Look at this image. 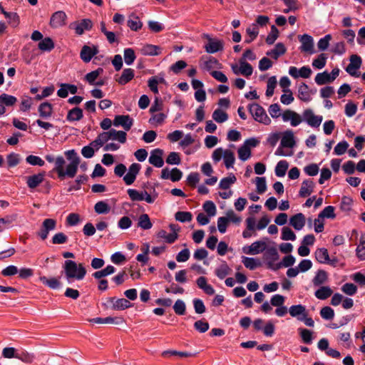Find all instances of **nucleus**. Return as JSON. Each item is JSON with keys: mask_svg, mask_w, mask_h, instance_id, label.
I'll return each instance as SVG.
<instances>
[{"mask_svg": "<svg viewBox=\"0 0 365 365\" xmlns=\"http://www.w3.org/2000/svg\"><path fill=\"white\" fill-rule=\"evenodd\" d=\"M312 71L309 66H304L298 69L295 66H290L289 68V74L294 78L302 77L303 78H309Z\"/></svg>", "mask_w": 365, "mask_h": 365, "instance_id": "f3484780", "label": "nucleus"}, {"mask_svg": "<svg viewBox=\"0 0 365 365\" xmlns=\"http://www.w3.org/2000/svg\"><path fill=\"white\" fill-rule=\"evenodd\" d=\"M279 254L275 247H269L264 252L263 258L266 262L268 268L272 270H277L282 267V263H277L279 259Z\"/></svg>", "mask_w": 365, "mask_h": 365, "instance_id": "20e7f679", "label": "nucleus"}, {"mask_svg": "<svg viewBox=\"0 0 365 365\" xmlns=\"http://www.w3.org/2000/svg\"><path fill=\"white\" fill-rule=\"evenodd\" d=\"M289 224L296 230H301L305 225V217L302 213H297L289 219Z\"/></svg>", "mask_w": 365, "mask_h": 365, "instance_id": "393cba45", "label": "nucleus"}, {"mask_svg": "<svg viewBox=\"0 0 365 365\" xmlns=\"http://www.w3.org/2000/svg\"><path fill=\"white\" fill-rule=\"evenodd\" d=\"M67 158L70 160V163L64 169L65 160L62 156H58L56 158L55 167L53 171L56 172L60 179L65 177L73 178L76 175L78 168L80 164V158L74 150H70L65 153Z\"/></svg>", "mask_w": 365, "mask_h": 365, "instance_id": "f257e3e1", "label": "nucleus"}, {"mask_svg": "<svg viewBox=\"0 0 365 365\" xmlns=\"http://www.w3.org/2000/svg\"><path fill=\"white\" fill-rule=\"evenodd\" d=\"M320 315L324 319L330 320L334 317V311L330 307H324L320 310Z\"/></svg>", "mask_w": 365, "mask_h": 365, "instance_id": "774afa93", "label": "nucleus"}, {"mask_svg": "<svg viewBox=\"0 0 365 365\" xmlns=\"http://www.w3.org/2000/svg\"><path fill=\"white\" fill-rule=\"evenodd\" d=\"M323 120L322 115H317L314 111L307 108L302 113V121H305L309 126L312 128H318L321 125Z\"/></svg>", "mask_w": 365, "mask_h": 365, "instance_id": "0eeeda50", "label": "nucleus"}, {"mask_svg": "<svg viewBox=\"0 0 365 365\" xmlns=\"http://www.w3.org/2000/svg\"><path fill=\"white\" fill-rule=\"evenodd\" d=\"M38 47L42 51H51L54 48V43L51 38L46 37L38 43Z\"/></svg>", "mask_w": 365, "mask_h": 365, "instance_id": "79ce46f5", "label": "nucleus"}, {"mask_svg": "<svg viewBox=\"0 0 365 365\" xmlns=\"http://www.w3.org/2000/svg\"><path fill=\"white\" fill-rule=\"evenodd\" d=\"M157 237L158 238H161L165 240V241L169 244L173 243L178 239L177 233H170L168 234L167 232L164 230H160L157 233Z\"/></svg>", "mask_w": 365, "mask_h": 365, "instance_id": "c03bdc74", "label": "nucleus"}, {"mask_svg": "<svg viewBox=\"0 0 365 365\" xmlns=\"http://www.w3.org/2000/svg\"><path fill=\"white\" fill-rule=\"evenodd\" d=\"M200 66L205 71H211V70L214 68H220L221 64L215 58L212 56H207L202 57L200 62Z\"/></svg>", "mask_w": 365, "mask_h": 365, "instance_id": "dca6fc26", "label": "nucleus"}, {"mask_svg": "<svg viewBox=\"0 0 365 365\" xmlns=\"http://www.w3.org/2000/svg\"><path fill=\"white\" fill-rule=\"evenodd\" d=\"M65 278L68 284L74 281L83 280L87 273V270L83 263H78L76 261L67 259L63 265Z\"/></svg>", "mask_w": 365, "mask_h": 365, "instance_id": "f03ea898", "label": "nucleus"}, {"mask_svg": "<svg viewBox=\"0 0 365 365\" xmlns=\"http://www.w3.org/2000/svg\"><path fill=\"white\" fill-rule=\"evenodd\" d=\"M128 195L130 200L133 201H143L145 200L148 203H153L158 197V194L150 195L147 191L139 192L135 189H128Z\"/></svg>", "mask_w": 365, "mask_h": 365, "instance_id": "39448f33", "label": "nucleus"}, {"mask_svg": "<svg viewBox=\"0 0 365 365\" xmlns=\"http://www.w3.org/2000/svg\"><path fill=\"white\" fill-rule=\"evenodd\" d=\"M161 48L153 44H145L140 48V53L144 56H158L161 53Z\"/></svg>", "mask_w": 365, "mask_h": 365, "instance_id": "c756f323", "label": "nucleus"}, {"mask_svg": "<svg viewBox=\"0 0 365 365\" xmlns=\"http://www.w3.org/2000/svg\"><path fill=\"white\" fill-rule=\"evenodd\" d=\"M280 145L282 148H290L295 145L294 135L292 130H287L282 133Z\"/></svg>", "mask_w": 365, "mask_h": 365, "instance_id": "412c9836", "label": "nucleus"}, {"mask_svg": "<svg viewBox=\"0 0 365 365\" xmlns=\"http://www.w3.org/2000/svg\"><path fill=\"white\" fill-rule=\"evenodd\" d=\"M17 102V98L6 93L0 95V103L4 106H12Z\"/></svg>", "mask_w": 365, "mask_h": 365, "instance_id": "8fccbe9b", "label": "nucleus"}, {"mask_svg": "<svg viewBox=\"0 0 365 365\" xmlns=\"http://www.w3.org/2000/svg\"><path fill=\"white\" fill-rule=\"evenodd\" d=\"M223 160L225 165L227 169L232 168L235 161L234 153L229 149L225 150Z\"/></svg>", "mask_w": 365, "mask_h": 365, "instance_id": "a18cd8bd", "label": "nucleus"}, {"mask_svg": "<svg viewBox=\"0 0 365 365\" xmlns=\"http://www.w3.org/2000/svg\"><path fill=\"white\" fill-rule=\"evenodd\" d=\"M99 52L98 46L96 45H84L80 52V57L84 63H88L94 56Z\"/></svg>", "mask_w": 365, "mask_h": 365, "instance_id": "ddd939ff", "label": "nucleus"}, {"mask_svg": "<svg viewBox=\"0 0 365 365\" xmlns=\"http://www.w3.org/2000/svg\"><path fill=\"white\" fill-rule=\"evenodd\" d=\"M204 37L207 39L204 48L207 53H215L224 49L223 40L212 38L209 34H204Z\"/></svg>", "mask_w": 365, "mask_h": 365, "instance_id": "423d86ee", "label": "nucleus"}, {"mask_svg": "<svg viewBox=\"0 0 365 365\" xmlns=\"http://www.w3.org/2000/svg\"><path fill=\"white\" fill-rule=\"evenodd\" d=\"M66 14L65 12L59 11L55 12L50 20V25L51 27L58 28L63 26L66 24Z\"/></svg>", "mask_w": 365, "mask_h": 365, "instance_id": "5701e85b", "label": "nucleus"}, {"mask_svg": "<svg viewBox=\"0 0 365 365\" xmlns=\"http://www.w3.org/2000/svg\"><path fill=\"white\" fill-rule=\"evenodd\" d=\"M281 239L284 241L296 240V235L289 227H284L282 229Z\"/></svg>", "mask_w": 365, "mask_h": 365, "instance_id": "5fc2aeb1", "label": "nucleus"}, {"mask_svg": "<svg viewBox=\"0 0 365 365\" xmlns=\"http://www.w3.org/2000/svg\"><path fill=\"white\" fill-rule=\"evenodd\" d=\"M339 71H340L338 68H335L331 71V73H329L327 71L319 73L315 76L314 81L319 86L331 83L337 78L339 74Z\"/></svg>", "mask_w": 365, "mask_h": 365, "instance_id": "6e6552de", "label": "nucleus"}, {"mask_svg": "<svg viewBox=\"0 0 365 365\" xmlns=\"http://www.w3.org/2000/svg\"><path fill=\"white\" fill-rule=\"evenodd\" d=\"M286 51L287 49L282 43H277L272 50L267 53V55L277 60L280 56L284 54Z\"/></svg>", "mask_w": 365, "mask_h": 365, "instance_id": "72a5a7b5", "label": "nucleus"}, {"mask_svg": "<svg viewBox=\"0 0 365 365\" xmlns=\"http://www.w3.org/2000/svg\"><path fill=\"white\" fill-rule=\"evenodd\" d=\"M45 173H40L27 177L26 183L30 189H34L38 187L44 180Z\"/></svg>", "mask_w": 365, "mask_h": 365, "instance_id": "b1692460", "label": "nucleus"}, {"mask_svg": "<svg viewBox=\"0 0 365 365\" xmlns=\"http://www.w3.org/2000/svg\"><path fill=\"white\" fill-rule=\"evenodd\" d=\"M283 92L284 93L280 97V101L284 105H289L294 101V97L291 90L289 89H284Z\"/></svg>", "mask_w": 365, "mask_h": 365, "instance_id": "0e129e2a", "label": "nucleus"}, {"mask_svg": "<svg viewBox=\"0 0 365 365\" xmlns=\"http://www.w3.org/2000/svg\"><path fill=\"white\" fill-rule=\"evenodd\" d=\"M108 301L112 304V309L114 310H124L131 307V303L124 298L110 297Z\"/></svg>", "mask_w": 365, "mask_h": 365, "instance_id": "4be33fe9", "label": "nucleus"}, {"mask_svg": "<svg viewBox=\"0 0 365 365\" xmlns=\"http://www.w3.org/2000/svg\"><path fill=\"white\" fill-rule=\"evenodd\" d=\"M94 210L97 214H108L110 210V207L109 205L104 202V201H99L96 203L94 206Z\"/></svg>", "mask_w": 365, "mask_h": 365, "instance_id": "603ef678", "label": "nucleus"}, {"mask_svg": "<svg viewBox=\"0 0 365 365\" xmlns=\"http://www.w3.org/2000/svg\"><path fill=\"white\" fill-rule=\"evenodd\" d=\"M356 255L360 260H365V233L361 235L356 249Z\"/></svg>", "mask_w": 365, "mask_h": 365, "instance_id": "4c0bfd02", "label": "nucleus"}, {"mask_svg": "<svg viewBox=\"0 0 365 365\" xmlns=\"http://www.w3.org/2000/svg\"><path fill=\"white\" fill-rule=\"evenodd\" d=\"M288 167L289 164L286 160H280L275 167V175L277 177L284 176Z\"/></svg>", "mask_w": 365, "mask_h": 365, "instance_id": "3c124183", "label": "nucleus"}, {"mask_svg": "<svg viewBox=\"0 0 365 365\" xmlns=\"http://www.w3.org/2000/svg\"><path fill=\"white\" fill-rule=\"evenodd\" d=\"M279 31L274 25L271 26V31L266 38V43L269 45H272L274 43L276 39L278 38Z\"/></svg>", "mask_w": 365, "mask_h": 365, "instance_id": "69168bd1", "label": "nucleus"}, {"mask_svg": "<svg viewBox=\"0 0 365 365\" xmlns=\"http://www.w3.org/2000/svg\"><path fill=\"white\" fill-rule=\"evenodd\" d=\"M133 124V120L128 115H115L113 120V125L116 127L122 126L126 131H128Z\"/></svg>", "mask_w": 365, "mask_h": 365, "instance_id": "a211bd4d", "label": "nucleus"}, {"mask_svg": "<svg viewBox=\"0 0 365 365\" xmlns=\"http://www.w3.org/2000/svg\"><path fill=\"white\" fill-rule=\"evenodd\" d=\"M299 39L302 43L300 46V50L302 52H305L309 54L315 53L314 48V40L311 36L308 34H303L299 36Z\"/></svg>", "mask_w": 365, "mask_h": 365, "instance_id": "4468645a", "label": "nucleus"}, {"mask_svg": "<svg viewBox=\"0 0 365 365\" xmlns=\"http://www.w3.org/2000/svg\"><path fill=\"white\" fill-rule=\"evenodd\" d=\"M266 250V243L264 241H256L248 247H243V252L247 255H257Z\"/></svg>", "mask_w": 365, "mask_h": 365, "instance_id": "6ab92c4d", "label": "nucleus"}, {"mask_svg": "<svg viewBox=\"0 0 365 365\" xmlns=\"http://www.w3.org/2000/svg\"><path fill=\"white\" fill-rule=\"evenodd\" d=\"M39 279L43 284L52 289H56L61 287V282L55 277L48 279L45 276H42L39 277Z\"/></svg>", "mask_w": 365, "mask_h": 365, "instance_id": "58836bf2", "label": "nucleus"}, {"mask_svg": "<svg viewBox=\"0 0 365 365\" xmlns=\"http://www.w3.org/2000/svg\"><path fill=\"white\" fill-rule=\"evenodd\" d=\"M134 71L132 68H125L117 81L120 85H125L134 78Z\"/></svg>", "mask_w": 365, "mask_h": 365, "instance_id": "c9c22d12", "label": "nucleus"}, {"mask_svg": "<svg viewBox=\"0 0 365 365\" xmlns=\"http://www.w3.org/2000/svg\"><path fill=\"white\" fill-rule=\"evenodd\" d=\"M253 68L252 66L243 59L240 61V73L249 77L252 74Z\"/></svg>", "mask_w": 365, "mask_h": 365, "instance_id": "a19ab883", "label": "nucleus"}, {"mask_svg": "<svg viewBox=\"0 0 365 365\" xmlns=\"http://www.w3.org/2000/svg\"><path fill=\"white\" fill-rule=\"evenodd\" d=\"M127 25L130 29V30L138 31V30L141 29L143 23L135 14L132 13L128 16Z\"/></svg>", "mask_w": 365, "mask_h": 365, "instance_id": "a878e982", "label": "nucleus"}, {"mask_svg": "<svg viewBox=\"0 0 365 365\" xmlns=\"http://www.w3.org/2000/svg\"><path fill=\"white\" fill-rule=\"evenodd\" d=\"M56 227V220L51 218L45 219L41 225V229L37 232V235L42 240H45L51 231H53Z\"/></svg>", "mask_w": 365, "mask_h": 365, "instance_id": "1a4fd4ad", "label": "nucleus"}, {"mask_svg": "<svg viewBox=\"0 0 365 365\" xmlns=\"http://www.w3.org/2000/svg\"><path fill=\"white\" fill-rule=\"evenodd\" d=\"M328 280V274L326 271L319 269L316 272L312 279V284L314 287H319L326 283Z\"/></svg>", "mask_w": 365, "mask_h": 365, "instance_id": "7c9ffc66", "label": "nucleus"}, {"mask_svg": "<svg viewBox=\"0 0 365 365\" xmlns=\"http://www.w3.org/2000/svg\"><path fill=\"white\" fill-rule=\"evenodd\" d=\"M101 135L105 143L108 142L110 140H118L121 143H124L126 141L127 134L125 131L110 129L106 132L101 133Z\"/></svg>", "mask_w": 365, "mask_h": 365, "instance_id": "9d476101", "label": "nucleus"}, {"mask_svg": "<svg viewBox=\"0 0 365 365\" xmlns=\"http://www.w3.org/2000/svg\"><path fill=\"white\" fill-rule=\"evenodd\" d=\"M103 73L102 68H98L95 71H93L85 76V80L90 84L93 85L98 77Z\"/></svg>", "mask_w": 365, "mask_h": 365, "instance_id": "de8ad7c7", "label": "nucleus"}, {"mask_svg": "<svg viewBox=\"0 0 365 365\" xmlns=\"http://www.w3.org/2000/svg\"><path fill=\"white\" fill-rule=\"evenodd\" d=\"M39 115L43 118H48L51 116L53 113V106L48 102H44L38 106Z\"/></svg>", "mask_w": 365, "mask_h": 365, "instance_id": "473e14b6", "label": "nucleus"}, {"mask_svg": "<svg viewBox=\"0 0 365 365\" xmlns=\"http://www.w3.org/2000/svg\"><path fill=\"white\" fill-rule=\"evenodd\" d=\"M83 117V110L78 107H75L68 112L66 120L70 122L78 121Z\"/></svg>", "mask_w": 365, "mask_h": 365, "instance_id": "f704fd0d", "label": "nucleus"}, {"mask_svg": "<svg viewBox=\"0 0 365 365\" xmlns=\"http://www.w3.org/2000/svg\"><path fill=\"white\" fill-rule=\"evenodd\" d=\"M316 259L322 264H326L329 262V253L326 248H319L315 252Z\"/></svg>", "mask_w": 365, "mask_h": 365, "instance_id": "ea45409f", "label": "nucleus"}, {"mask_svg": "<svg viewBox=\"0 0 365 365\" xmlns=\"http://www.w3.org/2000/svg\"><path fill=\"white\" fill-rule=\"evenodd\" d=\"M70 29L75 31L78 35H82L85 31H90L93 27L92 21L88 19L74 21L69 26Z\"/></svg>", "mask_w": 365, "mask_h": 365, "instance_id": "9b49d317", "label": "nucleus"}, {"mask_svg": "<svg viewBox=\"0 0 365 365\" xmlns=\"http://www.w3.org/2000/svg\"><path fill=\"white\" fill-rule=\"evenodd\" d=\"M16 358L27 364L31 363L34 359V356L26 351H21L16 353Z\"/></svg>", "mask_w": 365, "mask_h": 365, "instance_id": "4d7b16f0", "label": "nucleus"}, {"mask_svg": "<svg viewBox=\"0 0 365 365\" xmlns=\"http://www.w3.org/2000/svg\"><path fill=\"white\" fill-rule=\"evenodd\" d=\"M231 269L225 262H223L216 269L215 274L220 279H224L230 272Z\"/></svg>", "mask_w": 365, "mask_h": 365, "instance_id": "49530a36", "label": "nucleus"}, {"mask_svg": "<svg viewBox=\"0 0 365 365\" xmlns=\"http://www.w3.org/2000/svg\"><path fill=\"white\" fill-rule=\"evenodd\" d=\"M282 118L284 122H290L293 127L298 126L302 122V115L292 110H286L282 113Z\"/></svg>", "mask_w": 365, "mask_h": 365, "instance_id": "f8f14e48", "label": "nucleus"}, {"mask_svg": "<svg viewBox=\"0 0 365 365\" xmlns=\"http://www.w3.org/2000/svg\"><path fill=\"white\" fill-rule=\"evenodd\" d=\"M135 58V51L133 48H128L124 50V61L127 65L133 64Z\"/></svg>", "mask_w": 365, "mask_h": 365, "instance_id": "052dcab7", "label": "nucleus"}, {"mask_svg": "<svg viewBox=\"0 0 365 365\" xmlns=\"http://www.w3.org/2000/svg\"><path fill=\"white\" fill-rule=\"evenodd\" d=\"M212 118L217 123H222L227 120L228 115L222 110L217 108L213 112Z\"/></svg>", "mask_w": 365, "mask_h": 365, "instance_id": "864d4df0", "label": "nucleus"}, {"mask_svg": "<svg viewBox=\"0 0 365 365\" xmlns=\"http://www.w3.org/2000/svg\"><path fill=\"white\" fill-rule=\"evenodd\" d=\"M298 98L304 102L311 101V91L305 83H302L298 88Z\"/></svg>", "mask_w": 365, "mask_h": 365, "instance_id": "c85d7f7f", "label": "nucleus"}, {"mask_svg": "<svg viewBox=\"0 0 365 365\" xmlns=\"http://www.w3.org/2000/svg\"><path fill=\"white\" fill-rule=\"evenodd\" d=\"M248 110L256 121L267 125L271 123L265 110L258 103L249 104Z\"/></svg>", "mask_w": 365, "mask_h": 365, "instance_id": "7ed1b4c3", "label": "nucleus"}, {"mask_svg": "<svg viewBox=\"0 0 365 365\" xmlns=\"http://www.w3.org/2000/svg\"><path fill=\"white\" fill-rule=\"evenodd\" d=\"M305 306L302 304L292 305L289 308V313L291 317H295L299 321V319L302 318L307 313Z\"/></svg>", "mask_w": 365, "mask_h": 365, "instance_id": "cd10ccee", "label": "nucleus"}, {"mask_svg": "<svg viewBox=\"0 0 365 365\" xmlns=\"http://www.w3.org/2000/svg\"><path fill=\"white\" fill-rule=\"evenodd\" d=\"M333 294L332 289L328 286H321L314 292V296L320 299L324 300L331 297Z\"/></svg>", "mask_w": 365, "mask_h": 365, "instance_id": "2f4dec72", "label": "nucleus"}, {"mask_svg": "<svg viewBox=\"0 0 365 365\" xmlns=\"http://www.w3.org/2000/svg\"><path fill=\"white\" fill-rule=\"evenodd\" d=\"M175 217L179 222H186L192 220V215L190 212L178 211L175 213Z\"/></svg>", "mask_w": 365, "mask_h": 365, "instance_id": "6e6d98bb", "label": "nucleus"}, {"mask_svg": "<svg viewBox=\"0 0 365 365\" xmlns=\"http://www.w3.org/2000/svg\"><path fill=\"white\" fill-rule=\"evenodd\" d=\"M237 153L239 158L242 161H246L251 156V150L245 145L239 148Z\"/></svg>", "mask_w": 365, "mask_h": 365, "instance_id": "bf43d9fd", "label": "nucleus"}, {"mask_svg": "<svg viewBox=\"0 0 365 365\" xmlns=\"http://www.w3.org/2000/svg\"><path fill=\"white\" fill-rule=\"evenodd\" d=\"M140 168V165L136 163L129 166L128 173L123 176V180L127 185H130L135 182Z\"/></svg>", "mask_w": 365, "mask_h": 365, "instance_id": "2eb2a0df", "label": "nucleus"}, {"mask_svg": "<svg viewBox=\"0 0 365 365\" xmlns=\"http://www.w3.org/2000/svg\"><path fill=\"white\" fill-rule=\"evenodd\" d=\"M246 33L248 36L247 38H245V43H250L253 41L259 34V29L257 24H252L246 29Z\"/></svg>", "mask_w": 365, "mask_h": 365, "instance_id": "e433bc0d", "label": "nucleus"}, {"mask_svg": "<svg viewBox=\"0 0 365 365\" xmlns=\"http://www.w3.org/2000/svg\"><path fill=\"white\" fill-rule=\"evenodd\" d=\"M327 55L325 53H321L316 59L312 62V66L318 69L323 68L327 63Z\"/></svg>", "mask_w": 365, "mask_h": 365, "instance_id": "e2e57ef3", "label": "nucleus"}, {"mask_svg": "<svg viewBox=\"0 0 365 365\" xmlns=\"http://www.w3.org/2000/svg\"><path fill=\"white\" fill-rule=\"evenodd\" d=\"M235 176L234 175H230L229 177L224 178L220 180L219 187L221 189L227 190L232 184L235 183Z\"/></svg>", "mask_w": 365, "mask_h": 365, "instance_id": "680f3d73", "label": "nucleus"}, {"mask_svg": "<svg viewBox=\"0 0 365 365\" xmlns=\"http://www.w3.org/2000/svg\"><path fill=\"white\" fill-rule=\"evenodd\" d=\"M163 151L160 148L154 149L151 151L149 157V163L156 168H161L164 165L163 159Z\"/></svg>", "mask_w": 365, "mask_h": 365, "instance_id": "aec40b11", "label": "nucleus"}, {"mask_svg": "<svg viewBox=\"0 0 365 365\" xmlns=\"http://www.w3.org/2000/svg\"><path fill=\"white\" fill-rule=\"evenodd\" d=\"M138 226L143 230H149L153 227L148 214H142L139 216Z\"/></svg>", "mask_w": 365, "mask_h": 365, "instance_id": "37998d69", "label": "nucleus"}, {"mask_svg": "<svg viewBox=\"0 0 365 365\" xmlns=\"http://www.w3.org/2000/svg\"><path fill=\"white\" fill-rule=\"evenodd\" d=\"M166 118L167 115L163 113H155L150 118L149 123L155 125H159L164 122Z\"/></svg>", "mask_w": 365, "mask_h": 365, "instance_id": "338daca9", "label": "nucleus"}, {"mask_svg": "<svg viewBox=\"0 0 365 365\" xmlns=\"http://www.w3.org/2000/svg\"><path fill=\"white\" fill-rule=\"evenodd\" d=\"M21 161L20 155L15 153H11L6 156V162L9 168H13L19 164Z\"/></svg>", "mask_w": 365, "mask_h": 365, "instance_id": "13d9d810", "label": "nucleus"}, {"mask_svg": "<svg viewBox=\"0 0 365 365\" xmlns=\"http://www.w3.org/2000/svg\"><path fill=\"white\" fill-rule=\"evenodd\" d=\"M314 187V183L312 180H305L302 182L299 192L300 197H305L311 195Z\"/></svg>", "mask_w": 365, "mask_h": 365, "instance_id": "bb28decb", "label": "nucleus"}, {"mask_svg": "<svg viewBox=\"0 0 365 365\" xmlns=\"http://www.w3.org/2000/svg\"><path fill=\"white\" fill-rule=\"evenodd\" d=\"M242 263L245 267L250 269V270L255 269L261 264L259 259L247 257H242Z\"/></svg>", "mask_w": 365, "mask_h": 365, "instance_id": "09e8293b", "label": "nucleus"}]
</instances>
